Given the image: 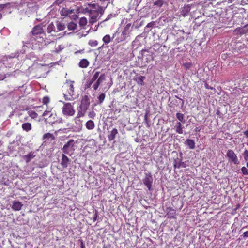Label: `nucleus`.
<instances>
[{"label": "nucleus", "instance_id": "1", "mask_svg": "<svg viewBox=\"0 0 248 248\" xmlns=\"http://www.w3.org/2000/svg\"><path fill=\"white\" fill-rule=\"evenodd\" d=\"M30 41L32 44L37 45L39 47L45 42L46 34L42 24L35 26L31 32Z\"/></svg>", "mask_w": 248, "mask_h": 248}, {"label": "nucleus", "instance_id": "2", "mask_svg": "<svg viewBox=\"0 0 248 248\" xmlns=\"http://www.w3.org/2000/svg\"><path fill=\"white\" fill-rule=\"evenodd\" d=\"M88 5L91 7L89 22L92 25L96 22L104 14L105 7L101 6L97 3H89Z\"/></svg>", "mask_w": 248, "mask_h": 248}, {"label": "nucleus", "instance_id": "3", "mask_svg": "<svg viewBox=\"0 0 248 248\" xmlns=\"http://www.w3.org/2000/svg\"><path fill=\"white\" fill-rule=\"evenodd\" d=\"M74 83L73 81H66L62 86V91L66 100H72L75 99Z\"/></svg>", "mask_w": 248, "mask_h": 248}, {"label": "nucleus", "instance_id": "4", "mask_svg": "<svg viewBox=\"0 0 248 248\" xmlns=\"http://www.w3.org/2000/svg\"><path fill=\"white\" fill-rule=\"evenodd\" d=\"M78 10L67 7H63L60 11V14L62 16H68L71 19L76 20L78 18Z\"/></svg>", "mask_w": 248, "mask_h": 248}, {"label": "nucleus", "instance_id": "5", "mask_svg": "<svg viewBox=\"0 0 248 248\" xmlns=\"http://www.w3.org/2000/svg\"><path fill=\"white\" fill-rule=\"evenodd\" d=\"M62 112L63 115L66 117H71L74 115L75 110L70 103H64L62 108Z\"/></svg>", "mask_w": 248, "mask_h": 248}, {"label": "nucleus", "instance_id": "6", "mask_svg": "<svg viewBox=\"0 0 248 248\" xmlns=\"http://www.w3.org/2000/svg\"><path fill=\"white\" fill-rule=\"evenodd\" d=\"M76 142L73 139L69 140L63 147L62 151L64 154L72 155L74 154Z\"/></svg>", "mask_w": 248, "mask_h": 248}, {"label": "nucleus", "instance_id": "7", "mask_svg": "<svg viewBox=\"0 0 248 248\" xmlns=\"http://www.w3.org/2000/svg\"><path fill=\"white\" fill-rule=\"evenodd\" d=\"M189 163L188 159H184L182 156H179V157H177L174 159L173 166L175 169L176 168H186L189 166Z\"/></svg>", "mask_w": 248, "mask_h": 248}, {"label": "nucleus", "instance_id": "8", "mask_svg": "<svg viewBox=\"0 0 248 248\" xmlns=\"http://www.w3.org/2000/svg\"><path fill=\"white\" fill-rule=\"evenodd\" d=\"M85 97V98L81 100V104L78 108V109L86 113L90 106V103L89 102V99L88 98V96H86Z\"/></svg>", "mask_w": 248, "mask_h": 248}, {"label": "nucleus", "instance_id": "9", "mask_svg": "<svg viewBox=\"0 0 248 248\" xmlns=\"http://www.w3.org/2000/svg\"><path fill=\"white\" fill-rule=\"evenodd\" d=\"M42 139L45 144L51 143L55 140V136L53 134L46 133L43 135Z\"/></svg>", "mask_w": 248, "mask_h": 248}, {"label": "nucleus", "instance_id": "10", "mask_svg": "<svg viewBox=\"0 0 248 248\" xmlns=\"http://www.w3.org/2000/svg\"><path fill=\"white\" fill-rule=\"evenodd\" d=\"M132 31L131 24L128 23L125 25L124 27L123 31L122 32L121 35L126 39L128 37L130 36L131 32Z\"/></svg>", "mask_w": 248, "mask_h": 248}, {"label": "nucleus", "instance_id": "11", "mask_svg": "<svg viewBox=\"0 0 248 248\" xmlns=\"http://www.w3.org/2000/svg\"><path fill=\"white\" fill-rule=\"evenodd\" d=\"M106 80V75L105 74H102L96 80L95 82L93 85V90L96 91L98 89L99 86L104 81Z\"/></svg>", "mask_w": 248, "mask_h": 248}, {"label": "nucleus", "instance_id": "12", "mask_svg": "<svg viewBox=\"0 0 248 248\" xmlns=\"http://www.w3.org/2000/svg\"><path fill=\"white\" fill-rule=\"evenodd\" d=\"M43 116L44 117H46L48 116V117L50 118V121L49 122L50 123H54L55 121V116L56 114H53L51 112V110H49V109L46 110L44 112L43 114ZM44 119H45V121H46L48 118L45 117Z\"/></svg>", "mask_w": 248, "mask_h": 248}, {"label": "nucleus", "instance_id": "13", "mask_svg": "<svg viewBox=\"0 0 248 248\" xmlns=\"http://www.w3.org/2000/svg\"><path fill=\"white\" fill-rule=\"evenodd\" d=\"M166 216L169 219L175 218L176 212L175 209L172 207H167L166 209Z\"/></svg>", "mask_w": 248, "mask_h": 248}, {"label": "nucleus", "instance_id": "14", "mask_svg": "<svg viewBox=\"0 0 248 248\" xmlns=\"http://www.w3.org/2000/svg\"><path fill=\"white\" fill-rule=\"evenodd\" d=\"M153 178L151 175H146L143 179V183L150 190L151 189Z\"/></svg>", "mask_w": 248, "mask_h": 248}, {"label": "nucleus", "instance_id": "15", "mask_svg": "<svg viewBox=\"0 0 248 248\" xmlns=\"http://www.w3.org/2000/svg\"><path fill=\"white\" fill-rule=\"evenodd\" d=\"M118 34H119V33L117 31L113 34L112 37H110V35L107 34L103 37L102 40L104 44L107 45L110 43L112 39L116 37V35Z\"/></svg>", "mask_w": 248, "mask_h": 248}, {"label": "nucleus", "instance_id": "16", "mask_svg": "<svg viewBox=\"0 0 248 248\" xmlns=\"http://www.w3.org/2000/svg\"><path fill=\"white\" fill-rule=\"evenodd\" d=\"M23 204L18 201H14L13 202L12 209L14 211H19L21 209Z\"/></svg>", "mask_w": 248, "mask_h": 248}, {"label": "nucleus", "instance_id": "17", "mask_svg": "<svg viewBox=\"0 0 248 248\" xmlns=\"http://www.w3.org/2000/svg\"><path fill=\"white\" fill-rule=\"evenodd\" d=\"M244 30L245 28L244 27L243 28L238 27L233 31V34L235 35L239 36H241L243 34H246L247 31H245Z\"/></svg>", "mask_w": 248, "mask_h": 248}, {"label": "nucleus", "instance_id": "18", "mask_svg": "<svg viewBox=\"0 0 248 248\" xmlns=\"http://www.w3.org/2000/svg\"><path fill=\"white\" fill-rule=\"evenodd\" d=\"M145 79V77L140 76L134 78L133 80L136 81L138 85L142 86L144 85V80Z\"/></svg>", "mask_w": 248, "mask_h": 248}, {"label": "nucleus", "instance_id": "19", "mask_svg": "<svg viewBox=\"0 0 248 248\" xmlns=\"http://www.w3.org/2000/svg\"><path fill=\"white\" fill-rule=\"evenodd\" d=\"M191 10V6L189 5H185L181 11V14L184 16H186Z\"/></svg>", "mask_w": 248, "mask_h": 248}, {"label": "nucleus", "instance_id": "20", "mask_svg": "<svg viewBox=\"0 0 248 248\" xmlns=\"http://www.w3.org/2000/svg\"><path fill=\"white\" fill-rule=\"evenodd\" d=\"M22 128L23 130L26 131V132H29L32 129V125L30 123L26 122L22 124Z\"/></svg>", "mask_w": 248, "mask_h": 248}, {"label": "nucleus", "instance_id": "21", "mask_svg": "<svg viewBox=\"0 0 248 248\" xmlns=\"http://www.w3.org/2000/svg\"><path fill=\"white\" fill-rule=\"evenodd\" d=\"M118 130L116 128H113L110 132V134L108 135V139L109 141H111L116 137V135L118 134Z\"/></svg>", "mask_w": 248, "mask_h": 248}, {"label": "nucleus", "instance_id": "22", "mask_svg": "<svg viewBox=\"0 0 248 248\" xmlns=\"http://www.w3.org/2000/svg\"><path fill=\"white\" fill-rule=\"evenodd\" d=\"M89 62L87 59H83L79 62L78 65L81 68H86L89 66Z\"/></svg>", "mask_w": 248, "mask_h": 248}, {"label": "nucleus", "instance_id": "23", "mask_svg": "<svg viewBox=\"0 0 248 248\" xmlns=\"http://www.w3.org/2000/svg\"><path fill=\"white\" fill-rule=\"evenodd\" d=\"M185 144L191 149H194L195 147V141L191 139H187L185 141Z\"/></svg>", "mask_w": 248, "mask_h": 248}, {"label": "nucleus", "instance_id": "24", "mask_svg": "<svg viewBox=\"0 0 248 248\" xmlns=\"http://www.w3.org/2000/svg\"><path fill=\"white\" fill-rule=\"evenodd\" d=\"M69 162V159L67 156H62L61 162V165L63 168H66Z\"/></svg>", "mask_w": 248, "mask_h": 248}, {"label": "nucleus", "instance_id": "25", "mask_svg": "<svg viewBox=\"0 0 248 248\" xmlns=\"http://www.w3.org/2000/svg\"><path fill=\"white\" fill-rule=\"evenodd\" d=\"M175 129L176 133L178 134H181L183 133L182 125L180 122H177Z\"/></svg>", "mask_w": 248, "mask_h": 248}, {"label": "nucleus", "instance_id": "26", "mask_svg": "<svg viewBox=\"0 0 248 248\" xmlns=\"http://www.w3.org/2000/svg\"><path fill=\"white\" fill-rule=\"evenodd\" d=\"M86 127L88 130H92L95 127L94 122L92 120H89L86 123Z\"/></svg>", "mask_w": 248, "mask_h": 248}, {"label": "nucleus", "instance_id": "27", "mask_svg": "<svg viewBox=\"0 0 248 248\" xmlns=\"http://www.w3.org/2000/svg\"><path fill=\"white\" fill-rule=\"evenodd\" d=\"M85 114H86L85 112L78 109V114H77V116L76 117H75V118L74 119V121L75 122H77V121L80 122L79 118L80 117H82L84 116Z\"/></svg>", "mask_w": 248, "mask_h": 248}, {"label": "nucleus", "instance_id": "28", "mask_svg": "<svg viewBox=\"0 0 248 248\" xmlns=\"http://www.w3.org/2000/svg\"><path fill=\"white\" fill-rule=\"evenodd\" d=\"M47 32L48 33H51L52 32H55V26L53 22L50 23L47 27Z\"/></svg>", "mask_w": 248, "mask_h": 248}, {"label": "nucleus", "instance_id": "29", "mask_svg": "<svg viewBox=\"0 0 248 248\" xmlns=\"http://www.w3.org/2000/svg\"><path fill=\"white\" fill-rule=\"evenodd\" d=\"M56 26L57 29L58 30V31H63L65 28V26L64 24L59 21L57 22Z\"/></svg>", "mask_w": 248, "mask_h": 248}, {"label": "nucleus", "instance_id": "30", "mask_svg": "<svg viewBox=\"0 0 248 248\" xmlns=\"http://www.w3.org/2000/svg\"><path fill=\"white\" fill-rule=\"evenodd\" d=\"M67 28L69 31H74L77 29V25L73 22H71L68 23Z\"/></svg>", "mask_w": 248, "mask_h": 248}, {"label": "nucleus", "instance_id": "31", "mask_svg": "<svg viewBox=\"0 0 248 248\" xmlns=\"http://www.w3.org/2000/svg\"><path fill=\"white\" fill-rule=\"evenodd\" d=\"M87 24V19L86 17H83L79 19V25L80 27H84Z\"/></svg>", "mask_w": 248, "mask_h": 248}, {"label": "nucleus", "instance_id": "32", "mask_svg": "<svg viewBox=\"0 0 248 248\" xmlns=\"http://www.w3.org/2000/svg\"><path fill=\"white\" fill-rule=\"evenodd\" d=\"M28 114L29 116L30 117H31L32 119H34L37 118L38 117L37 113L33 110H30L28 111Z\"/></svg>", "mask_w": 248, "mask_h": 248}, {"label": "nucleus", "instance_id": "33", "mask_svg": "<svg viewBox=\"0 0 248 248\" xmlns=\"http://www.w3.org/2000/svg\"><path fill=\"white\" fill-rule=\"evenodd\" d=\"M100 73V71H96L94 74V75L92 77V78L89 80L91 81L93 83L94 81H95L97 80V79L100 76H99Z\"/></svg>", "mask_w": 248, "mask_h": 248}, {"label": "nucleus", "instance_id": "34", "mask_svg": "<svg viewBox=\"0 0 248 248\" xmlns=\"http://www.w3.org/2000/svg\"><path fill=\"white\" fill-rule=\"evenodd\" d=\"M229 160L233 162L234 164H237L239 163L237 156H228Z\"/></svg>", "mask_w": 248, "mask_h": 248}, {"label": "nucleus", "instance_id": "35", "mask_svg": "<svg viewBox=\"0 0 248 248\" xmlns=\"http://www.w3.org/2000/svg\"><path fill=\"white\" fill-rule=\"evenodd\" d=\"M177 118L180 121V122H185L184 120V115L182 113H177L176 114Z\"/></svg>", "mask_w": 248, "mask_h": 248}, {"label": "nucleus", "instance_id": "36", "mask_svg": "<svg viewBox=\"0 0 248 248\" xmlns=\"http://www.w3.org/2000/svg\"><path fill=\"white\" fill-rule=\"evenodd\" d=\"M125 40H126V39H125L124 37L121 34L120 36L116 37L115 41L116 43H119L124 41Z\"/></svg>", "mask_w": 248, "mask_h": 248}, {"label": "nucleus", "instance_id": "37", "mask_svg": "<svg viewBox=\"0 0 248 248\" xmlns=\"http://www.w3.org/2000/svg\"><path fill=\"white\" fill-rule=\"evenodd\" d=\"M50 102V99L48 96H45L42 99V102L44 105H47Z\"/></svg>", "mask_w": 248, "mask_h": 248}, {"label": "nucleus", "instance_id": "38", "mask_svg": "<svg viewBox=\"0 0 248 248\" xmlns=\"http://www.w3.org/2000/svg\"><path fill=\"white\" fill-rule=\"evenodd\" d=\"M105 98V94L104 93H101L98 97V99L99 101V103L101 104L104 100Z\"/></svg>", "mask_w": 248, "mask_h": 248}, {"label": "nucleus", "instance_id": "39", "mask_svg": "<svg viewBox=\"0 0 248 248\" xmlns=\"http://www.w3.org/2000/svg\"><path fill=\"white\" fill-rule=\"evenodd\" d=\"M91 10V7L89 6V7H86L85 8L83 9L82 11V13L85 14L87 13L89 14V16L90 14V11Z\"/></svg>", "mask_w": 248, "mask_h": 248}, {"label": "nucleus", "instance_id": "40", "mask_svg": "<svg viewBox=\"0 0 248 248\" xmlns=\"http://www.w3.org/2000/svg\"><path fill=\"white\" fill-rule=\"evenodd\" d=\"M183 66L186 70H188L192 67V64L191 62H188L184 63Z\"/></svg>", "mask_w": 248, "mask_h": 248}, {"label": "nucleus", "instance_id": "41", "mask_svg": "<svg viewBox=\"0 0 248 248\" xmlns=\"http://www.w3.org/2000/svg\"><path fill=\"white\" fill-rule=\"evenodd\" d=\"M163 4V1L162 0H158L154 2V5L157 6L159 7H161Z\"/></svg>", "mask_w": 248, "mask_h": 248}, {"label": "nucleus", "instance_id": "42", "mask_svg": "<svg viewBox=\"0 0 248 248\" xmlns=\"http://www.w3.org/2000/svg\"><path fill=\"white\" fill-rule=\"evenodd\" d=\"M93 83L91 81H90L89 80H87L85 84V87L86 89H88V88H90L92 85V84H93Z\"/></svg>", "mask_w": 248, "mask_h": 248}, {"label": "nucleus", "instance_id": "43", "mask_svg": "<svg viewBox=\"0 0 248 248\" xmlns=\"http://www.w3.org/2000/svg\"><path fill=\"white\" fill-rule=\"evenodd\" d=\"M96 114L93 110L90 111L88 113V116L89 118L93 119L95 116Z\"/></svg>", "mask_w": 248, "mask_h": 248}, {"label": "nucleus", "instance_id": "44", "mask_svg": "<svg viewBox=\"0 0 248 248\" xmlns=\"http://www.w3.org/2000/svg\"><path fill=\"white\" fill-rule=\"evenodd\" d=\"M241 171L244 175H248V170L245 167H243L241 168Z\"/></svg>", "mask_w": 248, "mask_h": 248}, {"label": "nucleus", "instance_id": "45", "mask_svg": "<svg viewBox=\"0 0 248 248\" xmlns=\"http://www.w3.org/2000/svg\"><path fill=\"white\" fill-rule=\"evenodd\" d=\"M6 77V75L0 70V80H2Z\"/></svg>", "mask_w": 248, "mask_h": 248}, {"label": "nucleus", "instance_id": "46", "mask_svg": "<svg viewBox=\"0 0 248 248\" xmlns=\"http://www.w3.org/2000/svg\"><path fill=\"white\" fill-rule=\"evenodd\" d=\"M92 46H96L98 45V42L96 40L93 41L92 43H90Z\"/></svg>", "mask_w": 248, "mask_h": 248}, {"label": "nucleus", "instance_id": "47", "mask_svg": "<svg viewBox=\"0 0 248 248\" xmlns=\"http://www.w3.org/2000/svg\"><path fill=\"white\" fill-rule=\"evenodd\" d=\"M243 237L244 238L248 237V231L245 232L243 234Z\"/></svg>", "mask_w": 248, "mask_h": 248}, {"label": "nucleus", "instance_id": "48", "mask_svg": "<svg viewBox=\"0 0 248 248\" xmlns=\"http://www.w3.org/2000/svg\"><path fill=\"white\" fill-rule=\"evenodd\" d=\"M201 130V128L200 127H196L195 129H194V131L196 132H200Z\"/></svg>", "mask_w": 248, "mask_h": 248}, {"label": "nucleus", "instance_id": "49", "mask_svg": "<svg viewBox=\"0 0 248 248\" xmlns=\"http://www.w3.org/2000/svg\"><path fill=\"white\" fill-rule=\"evenodd\" d=\"M244 134L245 135V137L248 138V130H246L243 132Z\"/></svg>", "mask_w": 248, "mask_h": 248}, {"label": "nucleus", "instance_id": "50", "mask_svg": "<svg viewBox=\"0 0 248 248\" xmlns=\"http://www.w3.org/2000/svg\"><path fill=\"white\" fill-rule=\"evenodd\" d=\"M98 217V215H97V213H95V215H94V217H93V221H95L97 219V217Z\"/></svg>", "mask_w": 248, "mask_h": 248}, {"label": "nucleus", "instance_id": "51", "mask_svg": "<svg viewBox=\"0 0 248 248\" xmlns=\"http://www.w3.org/2000/svg\"><path fill=\"white\" fill-rule=\"evenodd\" d=\"M102 248H110V245H104Z\"/></svg>", "mask_w": 248, "mask_h": 248}, {"label": "nucleus", "instance_id": "52", "mask_svg": "<svg viewBox=\"0 0 248 248\" xmlns=\"http://www.w3.org/2000/svg\"><path fill=\"white\" fill-rule=\"evenodd\" d=\"M244 27L245 28V31H247V33H248V25H246Z\"/></svg>", "mask_w": 248, "mask_h": 248}, {"label": "nucleus", "instance_id": "53", "mask_svg": "<svg viewBox=\"0 0 248 248\" xmlns=\"http://www.w3.org/2000/svg\"><path fill=\"white\" fill-rule=\"evenodd\" d=\"M5 7L4 4H0V11L4 9Z\"/></svg>", "mask_w": 248, "mask_h": 248}, {"label": "nucleus", "instance_id": "54", "mask_svg": "<svg viewBox=\"0 0 248 248\" xmlns=\"http://www.w3.org/2000/svg\"><path fill=\"white\" fill-rule=\"evenodd\" d=\"M245 159L246 161H248L247 163V167L248 168V156H245Z\"/></svg>", "mask_w": 248, "mask_h": 248}, {"label": "nucleus", "instance_id": "55", "mask_svg": "<svg viewBox=\"0 0 248 248\" xmlns=\"http://www.w3.org/2000/svg\"><path fill=\"white\" fill-rule=\"evenodd\" d=\"M244 155H248V151L247 150L245 151Z\"/></svg>", "mask_w": 248, "mask_h": 248}, {"label": "nucleus", "instance_id": "56", "mask_svg": "<svg viewBox=\"0 0 248 248\" xmlns=\"http://www.w3.org/2000/svg\"><path fill=\"white\" fill-rule=\"evenodd\" d=\"M234 0H228V2L229 3H232V2H233Z\"/></svg>", "mask_w": 248, "mask_h": 248}, {"label": "nucleus", "instance_id": "57", "mask_svg": "<svg viewBox=\"0 0 248 248\" xmlns=\"http://www.w3.org/2000/svg\"><path fill=\"white\" fill-rule=\"evenodd\" d=\"M28 156V159H30L31 158H32L33 157H34L35 156H31V155H29V156Z\"/></svg>", "mask_w": 248, "mask_h": 248}, {"label": "nucleus", "instance_id": "58", "mask_svg": "<svg viewBox=\"0 0 248 248\" xmlns=\"http://www.w3.org/2000/svg\"><path fill=\"white\" fill-rule=\"evenodd\" d=\"M205 87L207 89H212L211 88H209V86H208V85H205Z\"/></svg>", "mask_w": 248, "mask_h": 248}, {"label": "nucleus", "instance_id": "59", "mask_svg": "<svg viewBox=\"0 0 248 248\" xmlns=\"http://www.w3.org/2000/svg\"><path fill=\"white\" fill-rule=\"evenodd\" d=\"M215 1L216 0H206V1Z\"/></svg>", "mask_w": 248, "mask_h": 248}, {"label": "nucleus", "instance_id": "60", "mask_svg": "<svg viewBox=\"0 0 248 248\" xmlns=\"http://www.w3.org/2000/svg\"><path fill=\"white\" fill-rule=\"evenodd\" d=\"M151 24V23H149V24H148V25H147V27H151V26L150 25Z\"/></svg>", "mask_w": 248, "mask_h": 248}, {"label": "nucleus", "instance_id": "61", "mask_svg": "<svg viewBox=\"0 0 248 248\" xmlns=\"http://www.w3.org/2000/svg\"><path fill=\"white\" fill-rule=\"evenodd\" d=\"M24 121H27L28 120V117L24 118Z\"/></svg>", "mask_w": 248, "mask_h": 248}, {"label": "nucleus", "instance_id": "62", "mask_svg": "<svg viewBox=\"0 0 248 248\" xmlns=\"http://www.w3.org/2000/svg\"><path fill=\"white\" fill-rule=\"evenodd\" d=\"M76 124H79L80 123V121L79 122V121H77V122H75Z\"/></svg>", "mask_w": 248, "mask_h": 248}, {"label": "nucleus", "instance_id": "63", "mask_svg": "<svg viewBox=\"0 0 248 248\" xmlns=\"http://www.w3.org/2000/svg\"><path fill=\"white\" fill-rule=\"evenodd\" d=\"M81 248H84V246H83V243H82V244H81Z\"/></svg>", "mask_w": 248, "mask_h": 248}, {"label": "nucleus", "instance_id": "64", "mask_svg": "<svg viewBox=\"0 0 248 248\" xmlns=\"http://www.w3.org/2000/svg\"><path fill=\"white\" fill-rule=\"evenodd\" d=\"M2 17V14L1 13H0V19Z\"/></svg>", "mask_w": 248, "mask_h": 248}]
</instances>
